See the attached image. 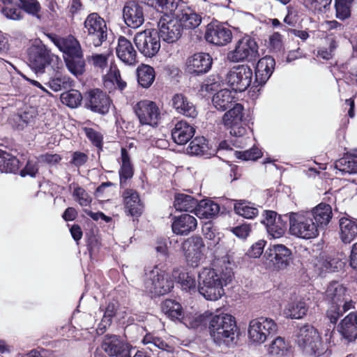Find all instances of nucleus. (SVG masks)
<instances>
[{"instance_id": "nucleus-1", "label": "nucleus", "mask_w": 357, "mask_h": 357, "mask_svg": "<svg viewBox=\"0 0 357 357\" xmlns=\"http://www.w3.org/2000/svg\"><path fill=\"white\" fill-rule=\"evenodd\" d=\"M234 272L229 263L215 268H204L198 273V291L206 300L217 301L225 294L224 287L230 283Z\"/></svg>"}, {"instance_id": "nucleus-2", "label": "nucleus", "mask_w": 357, "mask_h": 357, "mask_svg": "<svg viewBox=\"0 0 357 357\" xmlns=\"http://www.w3.org/2000/svg\"><path fill=\"white\" fill-rule=\"evenodd\" d=\"M208 331L215 344L228 347L235 345L237 342L239 330L236 319L228 313H213Z\"/></svg>"}, {"instance_id": "nucleus-3", "label": "nucleus", "mask_w": 357, "mask_h": 357, "mask_svg": "<svg viewBox=\"0 0 357 357\" xmlns=\"http://www.w3.org/2000/svg\"><path fill=\"white\" fill-rule=\"evenodd\" d=\"M296 341L303 352L310 357H330L332 354V349L323 343L319 333L310 324L298 328Z\"/></svg>"}, {"instance_id": "nucleus-4", "label": "nucleus", "mask_w": 357, "mask_h": 357, "mask_svg": "<svg viewBox=\"0 0 357 357\" xmlns=\"http://www.w3.org/2000/svg\"><path fill=\"white\" fill-rule=\"evenodd\" d=\"M68 70L73 75H81L85 71V61L79 41L72 35L64 37L59 49Z\"/></svg>"}, {"instance_id": "nucleus-5", "label": "nucleus", "mask_w": 357, "mask_h": 357, "mask_svg": "<svg viewBox=\"0 0 357 357\" xmlns=\"http://www.w3.org/2000/svg\"><path fill=\"white\" fill-rule=\"evenodd\" d=\"M144 287L153 296L165 295L174 287V281L165 271L155 266L145 269Z\"/></svg>"}, {"instance_id": "nucleus-6", "label": "nucleus", "mask_w": 357, "mask_h": 357, "mask_svg": "<svg viewBox=\"0 0 357 357\" xmlns=\"http://www.w3.org/2000/svg\"><path fill=\"white\" fill-rule=\"evenodd\" d=\"M26 54L29 66L36 73H43L47 66L59 60L39 39L28 47Z\"/></svg>"}, {"instance_id": "nucleus-7", "label": "nucleus", "mask_w": 357, "mask_h": 357, "mask_svg": "<svg viewBox=\"0 0 357 357\" xmlns=\"http://www.w3.org/2000/svg\"><path fill=\"white\" fill-rule=\"evenodd\" d=\"M233 107L225 113L222 121L225 126L230 130L231 136L236 137L232 140L233 144H243L244 135L247 133V124L243 121V106L240 103H234Z\"/></svg>"}, {"instance_id": "nucleus-8", "label": "nucleus", "mask_w": 357, "mask_h": 357, "mask_svg": "<svg viewBox=\"0 0 357 357\" xmlns=\"http://www.w3.org/2000/svg\"><path fill=\"white\" fill-rule=\"evenodd\" d=\"M289 221V232L293 236L303 239H311L319 234V229L306 211L290 213Z\"/></svg>"}, {"instance_id": "nucleus-9", "label": "nucleus", "mask_w": 357, "mask_h": 357, "mask_svg": "<svg viewBox=\"0 0 357 357\" xmlns=\"http://www.w3.org/2000/svg\"><path fill=\"white\" fill-rule=\"evenodd\" d=\"M86 42L90 45L100 47L107 38V28L105 20L97 13H90L84 22Z\"/></svg>"}, {"instance_id": "nucleus-10", "label": "nucleus", "mask_w": 357, "mask_h": 357, "mask_svg": "<svg viewBox=\"0 0 357 357\" xmlns=\"http://www.w3.org/2000/svg\"><path fill=\"white\" fill-rule=\"evenodd\" d=\"M264 264L267 268L280 271L287 268L292 262V252L282 244L271 245L264 252Z\"/></svg>"}, {"instance_id": "nucleus-11", "label": "nucleus", "mask_w": 357, "mask_h": 357, "mask_svg": "<svg viewBox=\"0 0 357 357\" xmlns=\"http://www.w3.org/2000/svg\"><path fill=\"white\" fill-rule=\"evenodd\" d=\"M278 331L274 320L267 317H259L250 321L248 337L254 343H264L268 337H272Z\"/></svg>"}, {"instance_id": "nucleus-12", "label": "nucleus", "mask_w": 357, "mask_h": 357, "mask_svg": "<svg viewBox=\"0 0 357 357\" xmlns=\"http://www.w3.org/2000/svg\"><path fill=\"white\" fill-rule=\"evenodd\" d=\"M134 43L139 52L146 57L154 56L160 49V39L155 29L137 33Z\"/></svg>"}, {"instance_id": "nucleus-13", "label": "nucleus", "mask_w": 357, "mask_h": 357, "mask_svg": "<svg viewBox=\"0 0 357 357\" xmlns=\"http://www.w3.org/2000/svg\"><path fill=\"white\" fill-rule=\"evenodd\" d=\"M258 55V45L250 36H246L239 39L235 48L227 54V58L232 62L252 61Z\"/></svg>"}, {"instance_id": "nucleus-14", "label": "nucleus", "mask_w": 357, "mask_h": 357, "mask_svg": "<svg viewBox=\"0 0 357 357\" xmlns=\"http://www.w3.org/2000/svg\"><path fill=\"white\" fill-rule=\"evenodd\" d=\"M252 70L248 65H238L231 68L227 74V84L235 92H243L251 84Z\"/></svg>"}, {"instance_id": "nucleus-15", "label": "nucleus", "mask_w": 357, "mask_h": 357, "mask_svg": "<svg viewBox=\"0 0 357 357\" xmlns=\"http://www.w3.org/2000/svg\"><path fill=\"white\" fill-rule=\"evenodd\" d=\"M84 107L100 115L107 114L112 103L107 93L99 89H93L85 93Z\"/></svg>"}, {"instance_id": "nucleus-16", "label": "nucleus", "mask_w": 357, "mask_h": 357, "mask_svg": "<svg viewBox=\"0 0 357 357\" xmlns=\"http://www.w3.org/2000/svg\"><path fill=\"white\" fill-rule=\"evenodd\" d=\"M134 111L140 124L158 126L160 112L155 102L149 100H141L135 105Z\"/></svg>"}, {"instance_id": "nucleus-17", "label": "nucleus", "mask_w": 357, "mask_h": 357, "mask_svg": "<svg viewBox=\"0 0 357 357\" xmlns=\"http://www.w3.org/2000/svg\"><path fill=\"white\" fill-rule=\"evenodd\" d=\"M101 347L108 356L112 357H131L132 351L135 350L119 336L109 334L104 337Z\"/></svg>"}, {"instance_id": "nucleus-18", "label": "nucleus", "mask_w": 357, "mask_h": 357, "mask_svg": "<svg viewBox=\"0 0 357 357\" xmlns=\"http://www.w3.org/2000/svg\"><path fill=\"white\" fill-rule=\"evenodd\" d=\"M165 17H161L158 23V34L160 39L167 43L176 42L182 36L183 29L181 23L172 15L169 18L168 15Z\"/></svg>"}, {"instance_id": "nucleus-19", "label": "nucleus", "mask_w": 357, "mask_h": 357, "mask_svg": "<svg viewBox=\"0 0 357 357\" xmlns=\"http://www.w3.org/2000/svg\"><path fill=\"white\" fill-rule=\"evenodd\" d=\"M263 216L264 218L261 222L265 226L269 236L273 238H278L285 234L288 227L289 215L287 214L278 217L275 211H265Z\"/></svg>"}, {"instance_id": "nucleus-20", "label": "nucleus", "mask_w": 357, "mask_h": 357, "mask_svg": "<svg viewBox=\"0 0 357 357\" xmlns=\"http://www.w3.org/2000/svg\"><path fill=\"white\" fill-rule=\"evenodd\" d=\"M212 63L213 60L209 54L196 53L187 59L186 72L192 76H199L208 73Z\"/></svg>"}, {"instance_id": "nucleus-21", "label": "nucleus", "mask_w": 357, "mask_h": 357, "mask_svg": "<svg viewBox=\"0 0 357 357\" xmlns=\"http://www.w3.org/2000/svg\"><path fill=\"white\" fill-rule=\"evenodd\" d=\"M204 247L201 236H193L185 240L182 244V249L186 261L191 266H197L202 258V249Z\"/></svg>"}, {"instance_id": "nucleus-22", "label": "nucleus", "mask_w": 357, "mask_h": 357, "mask_svg": "<svg viewBox=\"0 0 357 357\" xmlns=\"http://www.w3.org/2000/svg\"><path fill=\"white\" fill-rule=\"evenodd\" d=\"M205 39L217 46H224L232 39L231 31L222 24H208L206 26Z\"/></svg>"}, {"instance_id": "nucleus-23", "label": "nucleus", "mask_w": 357, "mask_h": 357, "mask_svg": "<svg viewBox=\"0 0 357 357\" xmlns=\"http://www.w3.org/2000/svg\"><path fill=\"white\" fill-rule=\"evenodd\" d=\"M275 66V61L271 56L261 58L255 67V79L254 84L256 87L263 86L272 75Z\"/></svg>"}, {"instance_id": "nucleus-24", "label": "nucleus", "mask_w": 357, "mask_h": 357, "mask_svg": "<svg viewBox=\"0 0 357 357\" xmlns=\"http://www.w3.org/2000/svg\"><path fill=\"white\" fill-rule=\"evenodd\" d=\"M125 23L131 28L137 29L144 22L142 7L135 1L126 3L123 9Z\"/></svg>"}, {"instance_id": "nucleus-25", "label": "nucleus", "mask_w": 357, "mask_h": 357, "mask_svg": "<svg viewBox=\"0 0 357 357\" xmlns=\"http://www.w3.org/2000/svg\"><path fill=\"white\" fill-rule=\"evenodd\" d=\"M172 220V229L176 235H187L194 231L197 226L196 218L188 213L174 216Z\"/></svg>"}, {"instance_id": "nucleus-26", "label": "nucleus", "mask_w": 357, "mask_h": 357, "mask_svg": "<svg viewBox=\"0 0 357 357\" xmlns=\"http://www.w3.org/2000/svg\"><path fill=\"white\" fill-rule=\"evenodd\" d=\"M306 213L318 229L326 226L333 217L332 208L326 203H320Z\"/></svg>"}, {"instance_id": "nucleus-27", "label": "nucleus", "mask_w": 357, "mask_h": 357, "mask_svg": "<svg viewBox=\"0 0 357 357\" xmlns=\"http://www.w3.org/2000/svg\"><path fill=\"white\" fill-rule=\"evenodd\" d=\"M119 309V303L116 300L105 301V304L100 305V310L103 312V315L97 328L98 334H103L107 328L112 324L113 318L116 317Z\"/></svg>"}, {"instance_id": "nucleus-28", "label": "nucleus", "mask_w": 357, "mask_h": 357, "mask_svg": "<svg viewBox=\"0 0 357 357\" xmlns=\"http://www.w3.org/2000/svg\"><path fill=\"white\" fill-rule=\"evenodd\" d=\"M195 128L185 121H178L172 130L173 141L178 145H184L188 142L195 135Z\"/></svg>"}, {"instance_id": "nucleus-29", "label": "nucleus", "mask_w": 357, "mask_h": 357, "mask_svg": "<svg viewBox=\"0 0 357 357\" xmlns=\"http://www.w3.org/2000/svg\"><path fill=\"white\" fill-rule=\"evenodd\" d=\"M126 212L133 217H139L143 212V204L136 190L130 188L125 189L122 194Z\"/></svg>"}, {"instance_id": "nucleus-30", "label": "nucleus", "mask_w": 357, "mask_h": 357, "mask_svg": "<svg viewBox=\"0 0 357 357\" xmlns=\"http://www.w3.org/2000/svg\"><path fill=\"white\" fill-rule=\"evenodd\" d=\"M172 104L177 113L186 117L195 119L198 114L195 105L182 93L174 95Z\"/></svg>"}, {"instance_id": "nucleus-31", "label": "nucleus", "mask_w": 357, "mask_h": 357, "mask_svg": "<svg viewBox=\"0 0 357 357\" xmlns=\"http://www.w3.org/2000/svg\"><path fill=\"white\" fill-rule=\"evenodd\" d=\"M116 54L119 59L127 65H135L137 62V52L131 42L124 36L119 38Z\"/></svg>"}, {"instance_id": "nucleus-32", "label": "nucleus", "mask_w": 357, "mask_h": 357, "mask_svg": "<svg viewBox=\"0 0 357 357\" xmlns=\"http://www.w3.org/2000/svg\"><path fill=\"white\" fill-rule=\"evenodd\" d=\"M121 164L119 170V185L121 188L126 189L129 181L133 177L134 168L130 161L129 153L126 148L121 149Z\"/></svg>"}, {"instance_id": "nucleus-33", "label": "nucleus", "mask_w": 357, "mask_h": 357, "mask_svg": "<svg viewBox=\"0 0 357 357\" xmlns=\"http://www.w3.org/2000/svg\"><path fill=\"white\" fill-rule=\"evenodd\" d=\"M338 331L349 342L357 338V315L354 312L349 313L338 325Z\"/></svg>"}, {"instance_id": "nucleus-34", "label": "nucleus", "mask_w": 357, "mask_h": 357, "mask_svg": "<svg viewBox=\"0 0 357 357\" xmlns=\"http://www.w3.org/2000/svg\"><path fill=\"white\" fill-rule=\"evenodd\" d=\"M172 276L183 290L190 291L196 289V273L186 271L183 268H175L172 271Z\"/></svg>"}, {"instance_id": "nucleus-35", "label": "nucleus", "mask_w": 357, "mask_h": 357, "mask_svg": "<svg viewBox=\"0 0 357 357\" xmlns=\"http://www.w3.org/2000/svg\"><path fill=\"white\" fill-rule=\"evenodd\" d=\"M103 84L109 92L115 89L123 91L127 85L121 79L120 71L115 65L110 66L109 71L103 77Z\"/></svg>"}, {"instance_id": "nucleus-36", "label": "nucleus", "mask_w": 357, "mask_h": 357, "mask_svg": "<svg viewBox=\"0 0 357 357\" xmlns=\"http://www.w3.org/2000/svg\"><path fill=\"white\" fill-rule=\"evenodd\" d=\"M340 237L345 243H350L357 237V222L350 218L342 217L339 220Z\"/></svg>"}, {"instance_id": "nucleus-37", "label": "nucleus", "mask_w": 357, "mask_h": 357, "mask_svg": "<svg viewBox=\"0 0 357 357\" xmlns=\"http://www.w3.org/2000/svg\"><path fill=\"white\" fill-rule=\"evenodd\" d=\"M346 288L340 282H331L325 292V298L330 304L343 305L347 302L344 299Z\"/></svg>"}, {"instance_id": "nucleus-38", "label": "nucleus", "mask_w": 357, "mask_h": 357, "mask_svg": "<svg viewBox=\"0 0 357 357\" xmlns=\"http://www.w3.org/2000/svg\"><path fill=\"white\" fill-rule=\"evenodd\" d=\"M234 98L232 92L225 89L214 93L212 98V104L217 110L223 112L235 103Z\"/></svg>"}, {"instance_id": "nucleus-39", "label": "nucleus", "mask_w": 357, "mask_h": 357, "mask_svg": "<svg viewBox=\"0 0 357 357\" xmlns=\"http://www.w3.org/2000/svg\"><path fill=\"white\" fill-rule=\"evenodd\" d=\"M220 206L211 199H202L198 202L195 213L200 218L211 219L218 214Z\"/></svg>"}, {"instance_id": "nucleus-40", "label": "nucleus", "mask_w": 357, "mask_h": 357, "mask_svg": "<svg viewBox=\"0 0 357 357\" xmlns=\"http://www.w3.org/2000/svg\"><path fill=\"white\" fill-rule=\"evenodd\" d=\"M197 205L198 200L191 195L183 193L174 195V206L176 211L195 212Z\"/></svg>"}, {"instance_id": "nucleus-41", "label": "nucleus", "mask_w": 357, "mask_h": 357, "mask_svg": "<svg viewBox=\"0 0 357 357\" xmlns=\"http://www.w3.org/2000/svg\"><path fill=\"white\" fill-rule=\"evenodd\" d=\"M335 174L341 176L357 174V159L350 156H344L335 162Z\"/></svg>"}, {"instance_id": "nucleus-42", "label": "nucleus", "mask_w": 357, "mask_h": 357, "mask_svg": "<svg viewBox=\"0 0 357 357\" xmlns=\"http://www.w3.org/2000/svg\"><path fill=\"white\" fill-rule=\"evenodd\" d=\"M162 311L172 320L183 321L184 315L181 305L172 299H167L162 303Z\"/></svg>"}, {"instance_id": "nucleus-43", "label": "nucleus", "mask_w": 357, "mask_h": 357, "mask_svg": "<svg viewBox=\"0 0 357 357\" xmlns=\"http://www.w3.org/2000/svg\"><path fill=\"white\" fill-rule=\"evenodd\" d=\"M155 78V70L153 67L142 64L137 69V79L138 84L144 89L149 88Z\"/></svg>"}, {"instance_id": "nucleus-44", "label": "nucleus", "mask_w": 357, "mask_h": 357, "mask_svg": "<svg viewBox=\"0 0 357 357\" xmlns=\"http://www.w3.org/2000/svg\"><path fill=\"white\" fill-rule=\"evenodd\" d=\"M20 169L19 160L10 153L1 149L0 172L15 174Z\"/></svg>"}, {"instance_id": "nucleus-45", "label": "nucleus", "mask_w": 357, "mask_h": 357, "mask_svg": "<svg viewBox=\"0 0 357 357\" xmlns=\"http://www.w3.org/2000/svg\"><path fill=\"white\" fill-rule=\"evenodd\" d=\"M308 310L306 303L303 300L292 301L287 305L284 313L287 317L291 319H300L303 318Z\"/></svg>"}, {"instance_id": "nucleus-46", "label": "nucleus", "mask_w": 357, "mask_h": 357, "mask_svg": "<svg viewBox=\"0 0 357 357\" xmlns=\"http://www.w3.org/2000/svg\"><path fill=\"white\" fill-rule=\"evenodd\" d=\"M234 209L236 214L246 219H254L259 214L258 208L255 204L246 200H237Z\"/></svg>"}, {"instance_id": "nucleus-47", "label": "nucleus", "mask_w": 357, "mask_h": 357, "mask_svg": "<svg viewBox=\"0 0 357 357\" xmlns=\"http://www.w3.org/2000/svg\"><path fill=\"white\" fill-rule=\"evenodd\" d=\"M188 151L189 153L197 156L209 158L211 155L207 140L204 137L194 138L188 147Z\"/></svg>"}, {"instance_id": "nucleus-48", "label": "nucleus", "mask_w": 357, "mask_h": 357, "mask_svg": "<svg viewBox=\"0 0 357 357\" xmlns=\"http://www.w3.org/2000/svg\"><path fill=\"white\" fill-rule=\"evenodd\" d=\"M353 306L351 301L345 302L343 305L330 304L326 311V317L333 324H335L342 314Z\"/></svg>"}, {"instance_id": "nucleus-49", "label": "nucleus", "mask_w": 357, "mask_h": 357, "mask_svg": "<svg viewBox=\"0 0 357 357\" xmlns=\"http://www.w3.org/2000/svg\"><path fill=\"white\" fill-rule=\"evenodd\" d=\"M84 97L81 93L75 89H71L63 92L61 95V100L63 104L66 105L70 108H76L80 105Z\"/></svg>"}, {"instance_id": "nucleus-50", "label": "nucleus", "mask_w": 357, "mask_h": 357, "mask_svg": "<svg viewBox=\"0 0 357 357\" xmlns=\"http://www.w3.org/2000/svg\"><path fill=\"white\" fill-rule=\"evenodd\" d=\"M36 112L33 110H24L19 112L15 117L18 129L23 130L25 127L34 123Z\"/></svg>"}, {"instance_id": "nucleus-51", "label": "nucleus", "mask_w": 357, "mask_h": 357, "mask_svg": "<svg viewBox=\"0 0 357 357\" xmlns=\"http://www.w3.org/2000/svg\"><path fill=\"white\" fill-rule=\"evenodd\" d=\"M16 6L26 13L38 17L40 4L37 0H16Z\"/></svg>"}, {"instance_id": "nucleus-52", "label": "nucleus", "mask_w": 357, "mask_h": 357, "mask_svg": "<svg viewBox=\"0 0 357 357\" xmlns=\"http://www.w3.org/2000/svg\"><path fill=\"white\" fill-rule=\"evenodd\" d=\"M213 316V312L208 311L205 312L203 314H199L198 316L193 317L189 322V324L185 322L184 319L182 322L188 327L192 328H198L206 327V326H210L211 319Z\"/></svg>"}, {"instance_id": "nucleus-53", "label": "nucleus", "mask_w": 357, "mask_h": 357, "mask_svg": "<svg viewBox=\"0 0 357 357\" xmlns=\"http://www.w3.org/2000/svg\"><path fill=\"white\" fill-rule=\"evenodd\" d=\"M353 0H335L336 17L344 20L351 16V6Z\"/></svg>"}, {"instance_id": "nucleus-54", "label": "nucleus", "mask_w": 357, "mask_h": 357, "mask_svg": "<svg viewBox=\"0 0 357 357\" xmlns=\"http://www.w3.org/2000/svg\"><path fill=\"white\" fill-rule=\"evenodd\" d=\"M289 349V343L281 337L275 338L269 347V353L274 356H284Z\"/></svg>"}, {"instance_id": "nucleus-55", "label": "nucleus", "mask_w": 357, "mask_h": 357, "mask_svg": "<svg viewBox=\"0 0 357 357\" xmlns=\"http://www.w3.org/2000/svg\"><path fill=\"white\" fill-rule=\"evenodd\" d=\"M320 269L325 272H337L340 269H342L344 266V263L339 259L338 258L327 257L325 259H322L321 261Z\"/></svg>"}, {"instance_id": "nucleus-56", "label": "nucleus", "mask_w": 357, "mask_h": 357, "mask_svg": "<svg viewBox=\"0 0 357 357\" xmlns=\"http://www.w3.org/2000/svg\"><path fill=\"white\" fill-rule=\"evenodd\" d=\"M84 131L86 136L92 143V144L97 147L99 150L102 151L103 146L102 135L92 128H84Z\"/></svg>"}, {"instance_id": "nucleus-57", "label": "nucleus", "mask_w": 357, "mask_h": 357, "mask_svg": "<svg viewBox=\"0 0 357 357\" xmlns=\"http://www.w3.org/2000/svg\"><path fill=\"white\" fill-rule=\"evenodd\" d=\"M73 196L74 199L82 206H87L91 203L92 199L86 191L79 187L77 186L74 188Z\"/></svg>"}, {"instance_id": "nucleus-58", "label": "nucleus", "mask_w": 357, "mask_h": 357, "mask_svg": "<svg viewBox=\"0 0 357 357\" xmlns=\"http://www.w3.org/2000/svg\"><path fill=\"white\" fill-rule=\"evenodd\" d=\"M332 0H305L306 6L314 13H321L331 3Z\"/></svg>"}, {"instance_id": "nucleus-59", "label": "nucleus", "mask_w": 357, "mask_h": 357, "mask_svg": "<svg viewBox=\"0 0 357 357\" xmlns=\"http://www.w3.org/2000/svg\"><path fill=\"white\" fill-rule=\"evenodd\" d=\"M235 155L243 160H256L261 157V152L258 148H252L244 151H236Z\"/></svg>"}, {"instance_id": "nucleus-60", "label": "nucleus", "mask_w": 357, "mask_h": 357, "mask_svg": "<svg viewBox=\"0 0 357 357\" xmlns=\"http://www.w3.org/2000/svg\"><path fill=\"white\" fill-rule=\"evenodd\" d=\"M220 89V83L215 77H208L202 83L201 91L208 93H217Z\"/></svg>"}, {"instance_id": "nucleus-61", "label": "nucleus", "mask_w": 357, "mask_h": 357, "mask_svg": "<svg viewBox=\"0 0 357 357\" xmlns=\"http://www.w3.org/2000/svg\"><path fill=\"white\" fill-rule=\"evenodd\" d=\"M1 12L3 16L9 20H17L22 17V14L20 9L18 7H13L12 5L4 6L2 7Z\"/></svg>"}, {"instance_id": "nucleus-62", "label": "nucleus", "mask_w": 357, "mask_h": 357, "mask_svg": "<svg viewBox=\"0 0 357 357\" xmlns=\"http://www.w3.org/2000/svg\"><path fill=\"white\" fill-rule=\"evenodd\" d=\"M38 172V167L36 162L28 160L25 167L20 171V174L22 177H25L26 176L35 177Z\"/></svg>"}, {"instance_id": "nucleus-63", "label": "nucleus", "mask_w": 357, "mask_h": 357, "mask_svg": "<svg viewBox=\"0 0 357 357\" xmlns=\"http://www.w3.org/2000/svg\"><path fill=\"white\" fill-rule=\"evenodd\" d=\"M144 341L146 344H153L154 347L161 349L162 351H169L170 347L169 346V344L160 337L146 336L145 337Z\"/></svg>"}, {"instance_id": "nucleus-64", "label": "nucleus", "mask_w": 357, "mask_h": 357, "mask_svg": "<svg viewBox=\"0 0 357 357\" xmlns=\"http://www.w3.org/2000/svg\"><path fill=\"white\" fill-rule=\"evenodd\" d=\"M266 243V242L264 240L258 241L251 246V248L248 250V255L250 257L253 258L259 257L263 253Z\"/></svg>"}]
</instances>
